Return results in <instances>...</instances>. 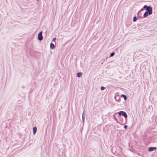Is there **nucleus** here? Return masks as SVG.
I'll return each instance as SVG.
<instances>
[{
    "instance_id": "obj_1",
    "label": "nucleus",
    "mask_w": 157,
    "mask_h": 157,
    "mask_svg": "<svg viewBox=\"0 0 157 157\" xmlns=\"http://www.w3.org/2000/svg\"><path fill=\"white\" fill-rule=\"evenodd\" d=\"M143 7L146 8L147 11L148 12L149 15L151 14L152 13V9L151 7L150 6H147L146 5H144Z\"/></svg>"
},
{
    "instance_id": "obj_2",
    "label": "nucleus",
    "mask_w": 157,
    "mask_h": 157,
    "mask_svg": "<svg viewBox=\"0 0 157 157\" xmlns=\"http://www.w3.org/2000/svg\"><path fill=\"white\" fill-rule=\"evenodd\" d=\"M118 114L120 116L122 115L124 116L125 118H126L127 117V115L126 113L123 111H120L118 113Z\"/></svg>"
},
{
    "instance_id": "obj_3",
    "label": "nucleus",
    "mask_w": 157,
    "mask_h": 157,
    "mask_svg": "<svg viewBox=\"0 0 157 157\" xmlns=\"http://www.w3.org/2000/svg\"><path fill=\"white\" fill-rule=\"evenodd\" d=\"M38 39L40 41L43 39V37L42 36V31L40 32L38 35Z\"/></svg>"
},
{
    "instance_id": "obj_4",
    "label": "nucleus",
    "mask_w": 157,
    "mask_h": 157,
    "mask_svg": "<svg viewBox=\"0 0 157 157\" xmlns=\"http://www.w3.org/2000/svg\"><path fill=\"white\" fill-rule=\"evenodd\" d=\"M156 149V148L155 147H150L148 149V151L150 152L153 151L155 150Z\"/></svg>"
},
{
    "instance_id": "obj_5",
    "label": "nucleus",
    "mask_w": 157,
    "mask_h": 157,
    "mask_svg": "<svg viewBox=\"0 0 157 157\" xmlns=\"http://www.w3.org/2000/svg\"><path fill=\"white\" fill-rule=\"evenodd\" d=\"M33 135H35V134L36 132V131L37 128H36L35 127H34L33 128Z\"/></svg>"
},
{
    "instance_id": "obj_6",
    "label": "nucleus",
    "mask_w": 157,
    "mask_h": 157,
    "mask_svg": "<svg viewBox=\"0 0 157 157\" xmlns=\"http://www.w3.org/2000/svg\"><path fill=\"white\" fill-rule=\"evenodd\" d=\"M54 45L53 43H51L50 44V48L51 49H53L54 48Z\"/></svg>"
},
{
    "instance_id": "obj_7",
    "label": "nucleus",
    "mask_w": 157,
    "mask_h": 157,
    "mask_svg": "<svg viewBox=\"0 0 157 157\" xmlns=\"http://www.w3.org/2000/svg\"><path fill=\"white\" fill-rule=\"evenodd\" d=\"M82 75V74L81 73H77V76L78 77H81Z\"/></svg>"
},
{
    "instance_id": "obj_8",
    "label": "nucleus",
    "mask_w": 157,
    "mask_h": 157,
    "mask_svg": "<svg viewBox=\"0 0 157 157\" xmlns=\"http://www.w3.org/2000/svg\"><path fill=\"white\" fill-rule=\"evenodd\" d=\"M121 96L124 98V100L125 101L126 100V99H127V97L125 95L122 94L121 95Z\"/></svg>"
},
{
    "instance_id": "obj_9",
    "label": "nucleus",
    "mask_w": 157,
    "mask_h": 157,
    "mask_svg": "<svg viewBox=\"0 0 157 157\" xmlns=\"http://www.w3.org/2000/svg\"><path fill=\"white\" fill-rule=\"evenodd\" d=\"M148 13L147 11L144 14L143 16L144 17H146L147 16Z\"/></svg>"
},
{
    "instance_id": "obj_10",
    "label": "nucleus",
    "mask_w": 157,
    "mask_h": 157,
    "mask_svg": "<svg viewBox=\"0 0 157 157\" xmlns=\"http://www.w3.org/2000/svg\"><path fill=\"white\" fill-rule=\"evenodd\" d=\"M84 112H83L82 113V122L83 123L84 121Z\"/></svg>"
},
{
    "instance_id": "obj_11",
    "label": "nucleus",
    "mask_w": 157,
    "mask_h": 157,
    "mask_svg": "<svg viewBox=\"0 0 157 157\" xmlns=\"http://www.w3.org/2000/svg\"><path fill=\"white\" fill-rule=\"evenodd\" d=\"M136 20L137 19L136 17H134L133 18V21L134 22H135L136 21Z\"/></svg>"
},
{
    "instance_id": "obj_12",
    "label": "nucleus",
    "mask_w": 157,
    "mask_h": 157,
    "mask_svg": "<svg viewBox=\"0 0 157 157\" xmlns=\"http://www.w3.org/2000/svg\"><path fill=\"white\" fill-rule=\"evenodd\" d=\"M105 89V88L103 86H101V90H104Z\"/></svg>"
},
{
    "instance_id": "obj_13",
    "label": "nucleus",
    "mask_w": 157,
    "mask_h": 157,
    "mask_svg": "<svg viewBox=\"0 0 157 157\" xmlns=\"http://www.w3.org/2000/svg\"><path fill=\"white\" fill-rule=\"evenodd\" d=\"M114 53L113 52V53H111V54H110V57H112V56H114Z\"/></svg>"
},
{
    "instance_id": "obj_14",
    "label": "nucleus",
    "mask_w": 157,
    "mask_h": 157,
    "mask_svg": "<svg viewBox=\"0 0 157 157\" xmlns=\"http://www.w3.org/2000/svg\"><path fill=\"white\" fill-rule=\"evenodd\" d=\"M56 38H54L53 39V40L55 42V41H56Z\"/></svg>"
},
{
    "instance_id": "obj_15",
    "label": "nucleus",
    "mask_w": 157,
    "mask_h": 157,
    "mask_svg": "<svg viewBox=\"0 0 157 157\" xmlns=\"http://www.w3.org/2000/svg\"><path fill=\"white\" fill-rule=\"evenodd\" d=\"M127 127V125H125L124 126V128L126 129Z\"/></svg>"
},
{
    "instance_id": "obj_16",
    "label": "nucleus",
    "mask_w": 157,
    "mask_h": 157,
    "mask_svg": "<svg viewBox=\"0 0 157 157\" xmlns=\"http://www.w3.org/2000/svg\"><path fill=\"white\" fill-rule=\"evenodd\" d=\"M37 1H39V0H36Z\"/></svg>"
}]
</instances>
